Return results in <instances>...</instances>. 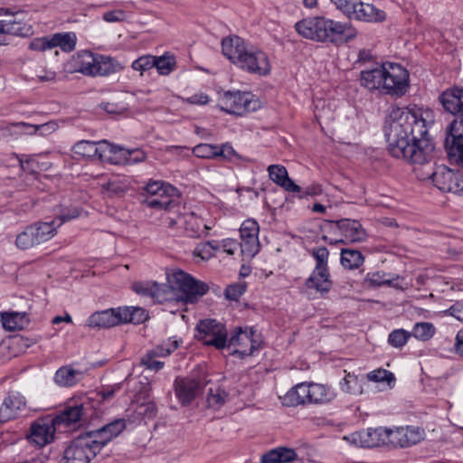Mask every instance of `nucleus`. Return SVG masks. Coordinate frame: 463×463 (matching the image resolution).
<instances>
[{
  "label": "nucleus",
  "mask_w": 463,
  "mask_h": 463,
  "mask_svg": "<svg viewBox=\"0 0 463 463\" xmlns=\"http://www.w3.org/2000/svg\"><path fill=\"white\" fill-rule=\"evenodd\" d=\"M433 123L431 109L415 104L407 105V124L411 126L410 133H407V160L410 163L422 164L432 157L435 145L429 128Z\"/></svg>",
  "instance_id": "1"
},
{
  "label": "nucleus",
  "mask_w": 463,
  "mask_h": 463,
  "mask_svg": "<svg viewBox=\"0 0 463 463\" xmlns=\"http://www.w3.org/2000/svg\"><path fill=\"white\" fill-rule=\"evenodd\" d=\"M295 29L306 39L335 46L347 43L357 36L356 29L350 23H341L325 16L304 18L295 24Z\"/></svg>",
  "instance_id": "2"
},
{
  "label": "nucleus",
  "mask_w": 463,
  "mask_h": 463,
  "mask_svg": "<svg viewBox=\"0 0 463 463\" xmlns=\"http://www.w3.org/2000/svg\"><path fill=\"white\" fill-rule=\"evenodd\" d=\"M360 81L368 90H378L392 97L405 94V70L398 63L384 62L373 69L362 71Z\"/></svg>",
  "instance_id": "3"
},
{
  "label": "nucleus",
  "mask_w": 463,
  "mask_h": 463,
  "mask_svg": "<svg viewBox=\"0 0 463 463\" xmlns=\"http://www.w3.org/2000/svg\"><path fill=\"white\" fill-rule=\"evenodd\" d=\"M324 230L327 234L322 240L329 244L362 242L367 238L366 231L354 219L326 220Z\"/></svg>",
  "instance_id": "4"
},
{
  "label": "nucleus",
  "mask_w": 463,
  "mask_h": 463,
  "mask_svg": "<svg viewBox=\"0 0 463 463\" xmlns=\"http://www.w3.org/2000/svg\"><path fill=\"white\" fill-rule=\"evenodd\" d=\"M143 203L156 210L170 211L180 203V193L174 185L161 180H149L143 187Z\"/></svg>",
  "instance_id": "5"
},
{
  "label": "nucleus",
  "mask_w": 463,
  "mask_h": 463,
  "mask_svg": "<svg viewBox=\"0 0 463 463\" xmlns=\"http://www.w3.org/2000/svg\"><path fill=\"white\" fill-rule=\"evenodd\" d=\"M402 108L392 107L385 120L384 133L389 153L396 158L405 157V128Z\"/></svg>",
  "instance_id": "6"
},
{
  "label": "nucleus",
  "mask_w": 463,
  "mask_h": 463,
  "mask_svg": "<svg viewBox=\"0 0 463 463\" xmlns=\"http://www.w3.org/2000/svg\"><path fill=\"white\" fill-rule=\"evenodd\" d=\"M217 106L228 114L243 116L256 111L260 108V103L251 92L228 90L220 96Z\"/></svg>",
  "instance_id": "7"
},
{
  "label": "nucleus",
  "mask_w": 463,
  "mask_h": 463,
  "mask_svg": "<svg viewBox=\"0 0 463 463\" xmlns=\"http://www.w3.org/2000/svg\"><path fill=\"white\" fill-rule=\"evenodd\" d=\"M56 234L55 220L37 222L25 227L17 234L15 245L20 250H29L51 240Z\"/></svg>",
  "instance_id": "8"
},
{
  "label": "nucleus",
  "mask_w": 463,
  "mask_h": 463,
  "mask_svg": "<svg viewBox=\"0 0 463 463\" xmlns=\"http://www.w3.org/2000/svg\"><path fill=\"white\" fill-rule=\"evenodd\" d=\"M99 449L86 432L74 438L63 451L60 463H90Z\"/></svg>",
  "instance_id": "9"
},
{
  "label": "nucleus",
  "mask_w": 463,
  "mask_h": 463,
  "mask_svg": "<svg viewBox=\"0 0 463 463\" xmlns=\"http://www.w3.org/2000/svg\"><path fill=\"white\" fill-rule=\"evenodd\" d=\"M195 337L203 345L222 350L227 346L228 332L225 325L216 319H203L196 325Z\"/></svg>",
  "instance_id": "10"
},
{
  "label": "nucleus",
  "mask_w": 463,
  "mask_h": 463,
  "mask_svg": "<svg viewBox=\"0 0 463 463\" xmlns=\"http://www.w3.org/2000/svg\"><path fill=\"white\" fill-rule=\"evenodd\" d=\"M337 9L348 18L365 22H378L385 19V13L373 5L364 4L361 0H331Z\"/></svg>",
  "instance_id": "11"
},
{
  "label": "nucleus",
  "mask_w": 463,
  "mask_h": 463,
  "mask_svg": "<svg viewBox=\"0 0 463 463\" xmlns=\"http://www.w3.org/2000/svg\"><path fill=\"white\" fill-rule=\"evenodd\" d=\"M122 150L119 146L111 144L105 139L99 142L80 140L72 146L75 155L91 161H110L112 155Z\"/></svg>",
  "instance_id": "12"
},
{
  "label": "nucleus",
  "mask_w": 463,
  "mask_h": 463,
  "mask_svg": "<svg viewBox=\"0 0 463 463\" xmlns=\"http://www.w3.org/2000/svg\"><path fill=\"white\" fill-rule=\"evenodd\" d=\"M209 381L204 376L188 375L176 377L174 390L176 399L182 406H189L203 392Z\"/></svg>",
  "instance_id": "13"
},
{
  "label": "nucleus",
  "mask_w": 463,
  "mask_h": 463,
  "mask_svg": "<svg viewBox=\"0 0 463 463\" xmlns=\"http://www.w3.org/2000/svg\"><path fill=\"white\" fill-rule=\"evenodd\" d=\"M193 154L199 158L215 159L240 165L242 162H249L250 159L243 157L235 151L231 143L226 142L221 146L201 143L193 148Z\"/></svg>",
  "instance_id": "14"
},
{
  "label": "nucleus",
  "mask_w": 463,
  "mask_h": 463,
  "mask_svg": "<svg viewBox=\"0 0 463 463\" xmlns=\"http://www.w3.org/2000/svg\"><path fill=\"white\" fill-rule=\"evenodd\" d=\"M433 184L443 193L463 195V172L441 165L433 171Z\"/></svg>",
  "instance_id": "15"
},
{
  "label": "nucleus",
  "mask_w": 463,
  "mask_h": 463,
  "mask_svg": "<svg viewBox=\"0 0 463 463\" xmlns=\"http://www.w3.org/2000/svg\"><path fill=\"white\" fill-rule=\"evenodd\" d=\"M132 290L145 298H150L154 302L163 304L175 298V288L167 283L156 281H137L131 286Z\"/></svg>",
  "instance_id": "16"
},
{
  "label": "nucleus",
  "mask_w": 463,
  "mask_h": 463,
  "mask_svg": "<svg viewBox=\"0 0 463 463\" xmlns=\"http://www.w3.org/2000/svg\"><path fill=\"white\" fill-rule=\"evenodd\" d=\"M173 279L182 293V298L187 303L196 302L209 290L206 283L180 269L173 273Z\"/></svg>",
  "instance_id": "17"
},
{
  "label": "nucleus",
  "mask_w": 463,
  "mask_h": 463,
  "mask_svg": "<svg viewBox=\"0 0 463 463\" xmlns=\"http://www.w3.org/2000/svg\"><path fill=\"white\" fill-rule=\"evenodd\" d=\"M254 333L252 327L249 330L246 328L242 330L241 327H236L228 338L227 346H240V349L232 350V354H238L239 357L243 358L252 355L260 347V343L254 339Z\"/></svg>",
  "instance_id": "18"
},
{
  "label": "nucleus",
  "mask_w": 463,
  "mask_h": 463,
  "mask_svg": "<svg viewBox=\"0 0 463 463\" xmlns=\"http://www.w3.org/2000/svg\"><path fill=\"white\" fill-rule=\"evenodd\" d=\"M444 147L449 158L463 164V118H455L447 127Z\"/></svg>",
  "instance_id": "19"
},
{
  "label": "nucleus",
  "mask_w": 463,
  "mask_h": 463,
  "mask_svg": "<svg viewBox=\"0 0 463 463\" xmlns=\"http://www.w3.org/2000/svg\"><path fill=\"white\" fill-rule=\"evenodd\" d=\"M56 430L52 419L40 418L32 422L26 439L30 444L43 448L54 440Z\"/></svg>",
  "instance_id": "20"
},
{
  "label": "nucleus",
  "mask_w": 463,
  "mask_h": 463,
  "mask_svg": "<svg viewBox=\"0 0 463 463\" xmlns=\"http://www.w3.org/2000/svg\"><path fill=\"white\" fill-rule=\"evenodd\" d=\"M259 224L253 219H248L241 223L240 228V237L241 240L240 248L243 257L251 259L259 252Z\"/></svg>",
  "instance_id": "21"
},
{
  "label": "nucleus",
  "mask_w": 463,
  "mask_h": 463,
  "mask_svg": "<svg viewBox=\"0 0 463 463\" xmlns=\"http://www.w3.org/2000/svg\"><path fill=\"white\" fill-rule=\"evenodd\" d=\"M237 66L249 73L260 76H266L271 71L268 55L260 50H246L241 59L238 61Z\"/></svg>",
  "instance_id": "22"
},
{
  "label": "nucleus",
  "mask_w": 463,
  "mask_h": 463,
  "mask_svg": "<svg viewBox=\"0 0 463 463\" xmlns=\"http://www.w3.org/2000/svg\"><path fill=\"white\" fill-rule=\"evenodd\" d=\"M385 427L367 428L345 436V439L362 448L384 446V438L388 432Z\"/></svg>",
  "instance_id": "23"
},
{
  "label": "nucleus",
  "mask_w": 463,
  "mask_h": 463,
  "mask_svg": "<svg viewBox=\"0 0 463 463\" xmlns=\"http://www.w3.org/2000/svg\"><path fill=\"white\" fill-rule=\"evenodd\" d=\"M26 412L27 404L24 396L18 392L10 391L0 406V422L14 420L25 415Z\"/></svg>",
  "instance_id": "24"
},
{
  "label": "nucleus",
  "mask_w": 463,
  "mask_h": 463,
  "mask_svg": "<svg viewBox=\"0 0 463 463\" xmlns=\"http://www.w3.org/2000/svg\"><path fill=\"white\" fill-rule=\"evenodd\" d=\"M127 428L124 419H116L104 426L86 433L91 437L95 446L99 451L113 439L117 438Z\"/></svg>",
  "instance_id": "25"
},
{
  "label": "nucleus",
  "mask_w": 463,
  "mask_h": 463,
  "mask_svg": "<svg viewBox=\"0 0 463 463\" xmlns=\"http://www.w3.org/2000/svg\"><path fill=\"white\" fill-rule=\"evenodd\" d=\"M178 341L172 340L169 338L167 342L157 345L156 348L148 350L140 360V364L146 370L158 372L161 370L165 363L157 360L158 357H165L171 354L175 350L178 348Z\"/></svg>",
  "instance_id": "26"
},
{
  "label": "nucleus",
  "mask_w": 463,
  "mask_h": 463,
  "mask_svg": "<svg viewBox=\"0 0 463 463\" xmlns=\"http://www.w3.org/2000/svg\"><path fill=\"white\" fill-rule=\"evenodd\" d=\"M439 101L446 112L456 118H463V87L447 89L439 94Z\"/></svg>",
  "instance_id": "27"
},
{
  "label": "nucleus",
  "mask_w": 463,
  "mask_h": 463,
  "mask_svg": "<svg viewBox=\"0 0 463 463\" xmlns=\"http://www.w3.org/2000/svg\"><path fill=\"white\" fill-rule=\"evenodd\" d=\"M120 307L97 311L87 319L90 327L109 328L122 324Z\"/></svg>",
  "instance_id": "28"
},
{
  "label": "nucleus",
  "mask_w": 463,
  "mask_h": 463,
  "mask_svg": "<svg viewBox=\"0 0 463 463\" xmlns=\"http://www.w3.org/2000/svg\"><path fill=\"white\" fill-rule=\"evenodd\" d=\"M304 286L307 290H315L316 293L324 297L333 287L330 271L313 269L310 276L305 280Z\"/></svg>",
  "instance_id": "29"
},
{
  "label": "nucleus",
  "mask_w": 463,
  "mask_h": 463,
  "mask_svg": "<svg viewBox=\"0 0 463 463\" xmlns=\"http://www.w3.org/2000/svg\"><path fill=\"white\" fill-rule=\"evenodd\" d=\"M87 420L86 407L84 404H74L66 406L59 414L52 419L56 428L64 425L69 427L81 420Z\"/></svg>",
  "instance_id": "30"
},
{
  "label": "nucleus",
  "mask_w": 463,
  "mask_h": 463,
  "mask_svg": "<svg viewBox=\"0 0 463 463\" xmlns=\"http://www.w3.org/2000/svg\"><path fill=\"white\" fill-rule=\"evenodd\" d=\"M31 27L14 14H6L0 18V33L17 36H26L30 33Z\"/></svg>",
  "instance_id": "31"
},
{
  "label": "nucleus",
  "mask_w": 463,
  "mask_h": 463,
  "mask_svg": "<svg viewBox=\"0 0 463 463\" xmlns=\"http://www.w3.org/2000/svg\"><path fill=\"white\" fill-rule=\"evenodd\" d=\"M269 179L287 192H301V187L288 177V171L281 165H270L268 167Z\"/></svg>",
  "instance_id": "32"
},
{
  "label": "nucleus",
  "mask_w": 463,
  "mask_h": 463,
  "mask_svg": "<svg viewBox=\"0 0 463 463\" xmlns=\"http://www.w3.org/2000/svg\"><path fill=\"white\" fill-rule=\"evenodd\" d=\"M246 50L244 40L239 36L225 37L222 41V54L236 66Z\"/></svg>",
  "instance_id": "33"
},
{
  "label": "nucleus",
  "mask_w": 463,
  "mask_h": 463,
  "mask_svg": "<svg viewBox=\"0 0 463 463\" xmlns=\"http://www.w3.org/2000/svg\"><path fill=\"white\" fill-rule=\"evenodd\" d=\"M309 383H300L284 396L283 404L288 407L309 404Z\"/></svg>",
  "instance_id": "34"
},
{
  "label": "nucleus",
  "mask_w": 463,
  "mask_h": 463,
  "mask_svg": "<svg viewBox=\"0 0 463 463\" xmlns=\"http://www.w3.org/2000/svg\"><path fill=\"white\" fill-rule=\"evenodd\" d=\"M97 54L90 51H80L73 57L74 71L86 76H92L95 69Z\"/></svg>",
  "instance_id": "35"
},
{
  "label": "nucleus",
  "mask_w": 463,
  "mask_h": 463,
  "mask_svg": "<svg viewBox=\"0 0 463 463\" xmlns=\"http://www.w3.org/2000/svg\"><path fill=\"white\" fill-rule=\"evenodd\" d=\"M298 457L293 449L279 447L264 453L260 458V463H288Z\"/></svg>",
  "instance_id": "36"
},
{
  "label": "nucleus",
  "mask_w": 463,
  "mask_h": 463,
  "mask_svg": "<svg viewBox=\"0 0 463 463\" xmlns=\"http://www.w3.org/2000/svg\"><path fill=\"white\" fill-rule=\"evenodd\" d=\"M309 404H324L332 402L336 394L328 385L309 383Z\"/></svg>",
  "instance_id": "37"
},
{
  "label": "nucleus",
  "mask_w": 463,
  "mask_h": 463,
  "mask_svg": "<svg viewBox=\"0 0 463 463\" xmlns=\"http://www.w3.org/2000/svg\"><path fill=\"white\" fill-rule=\"evenodd\" d=\"M208 230H210V227L203 222V220L201 217L194 213L185 216L184 231L188 237L200 238L202 236H206L208 234Z\"/></svg>",
  "instance_id": "38"
},
{
  "label": "nucleus",
  "mask_w": 463,
  "mask_h": 463,
  "mask_svg": "<svg viewBox=\"0 0 463 463\" xmlns=\"http://www.w3.org/2000/svg\"><path fill=\"white\" fill-rule=\"evenodd\" d=\"M122 69L120 64L109 56L97 54L93 77L109 76Z\"/></svg>",
  "instance_id": "39"
},
{
  "label": "nucleus",
  "mask_w": 463,
  "mask_h": 463,
  "mask_svg": "<svg viewBox=\"0 0 463 463\" xmlns=\"http://www.w3.org/2000/svg\"><path fill=\"white\" fill-rule=\"evenodd\" d=\"M81 377L80 371L73 369L71 365H64L56 371L54 381L60 386L70 387L75 385Z\"/></svg>",
  "instance_id": "40"
},
{
  "label": "nucleus",
  "mask_w": 463,
  "mask_h": 463,
  "mask_svg": "<svg viewBox=\"0 0 463 463\" xmlns=\"http://www.w3.org/2000/svg\"><path fill=\"white\" fill-rule=\"evenodd\" d=\"M435 334L436 327L432 323L425 321H415L411 331H407V340L410 337H414L419 341L427 342L430 340Z\"/></svg>",
  "instance_id": "41"
},
{
  "label": "nucleus",
  "mask_w": 463,
  "mask_h": 463,
  "mask_svg": "<svg viewBox=\"0 0 463 463\" xmlns=\"http://www.w3.org/2000/svg\"><path fill=\"white\" fill-rule=\"evenodd\" d=\"M122 324L140 325L148 319L147 311L139 307H120Z\"/></svg>",
  "instance_id": "42"
},
{
  "label": "nucleus",
  "mask_w": 463,
  "mask_h": 463,
  "mask_svg": "<svg viewBox=\"0 0 463 463\" xmlns=\"http://www.w3.org/2000/svg\"><path fill=\"white\" fill-rule=\"evenodd\" d=\"M340 256L342 266L350 270L358 269L364 261L362 252L353 248L341 249Z\"/></svg>",
  "instance_id": "43"
},
{
  "label": "nucleus",
  "mask_w": 463,
  "mask_h": 463,
  "mask_svg": "<svg viewBox=\"0 0 463 463\" xmlns=\"http://www.w3.org/2000/svg\"><path fill=\"white\" fill-rule=\"evenodd\" d=\"M30 128L31 124L25 122L3 124L0 126V135L4 138L17 139L25 134L33 135V132L29 131Z\"/></svg>",
  "instance_id": "44"
},
{
  "label": "nucleus",
  "mask_w": 463,
  "mask_h": 463,
  "mask_svg": "<svg viewBox=\"0 0 463 463\" xmlns=\"http://www.w3.org/2000/svg\"><path fill=\"white\" fill-rule=\"evenodd\" d=\"M51 46L60 47L62 52H71L75 50L77 36L73 32L57 33L51 36Z\"/></svg>",
  "instance_id": "45"
},
{
  "label": "nucleus",
  "mask_w": 463,
  "mask_h": 463,
  "mask_svg": "<svg viewBox=\"0 0 463 463\" xmlns=\"http://www.w3.org/2000/svg\"><path fill=\"white\" fill-rule=\"evenodd\" d=\"M428 280V276L425 274H419L416 276L415 279H411V288H407V298H415V299H422L427 297H432V294L430 290L425 288L426 281Z\"/></svg>",
  "instance_id": "46"
},
{
  "label": "nucleus",
  "mask_w": 463,
  "mask_h": 463,
  "mask_svg": "<svg viewBox=\"0 0 463 463\" xmlns=\"http://www.w3.org/2000/svg\"><path fill=\"white\" fill-rule=\"evenodd\" d=\"M155 68L161 76H167L176 69V60L173 54L165 52L160 56H155Z\"/></svg>",
  "instance_id": "47"
},
{
  "label": "nucleus",
  "mask_w": 463,
  "mask_h": 463,
  "mask_svg": "<svg viewBox=\"0 0 463 463\" xmlns=\"http://www.w3.org/2000/svg\"><path fill=\"white\" fill-rule=\"evenodd\" d=\"M387 437L384 438V446L392 448H402L405 439L403 427L387 428Z\"/></svg>",
  "instance_id": "48"
},
{
  "label": "nucleus",
  "mask_w": 463,
  "mask_h": 463,
  "mask_svg": "<svg viewBox=\"0 0 463 463\" xmlns=\"http://www.w3.org/2000/svg\"><path fill=\"white\" fill-rule=\"evenodd\" d=\"M310 254L316 260L314 269L329 270V251L326 247H315L310 250Z\"/></svg>",
  "instance_id": "49"
},
{
  "label": "nucleus",
  "mask_w": 463,
  "mask_h": 463,
  "mask_svg": "<svg viewBox=\"0 0 463 463\" xmlns=\"http://www.w3.org/2000/svg\"><path fill=\"white\" fill-rule=\"evenodd\" d=\"M367 378L368 380L375 383H386L387 386L390 388L395 383V377L393 373L382 368L370 372L367 374Z\"/></svg>",
  "instance_id": "50"
},
{
  "label": "nucleus",
  "mask_w": 463,
  "mask_h": 463,
  "mask_svg": "<svg viewBox=\"0 0 463 463\" xmlns=\"http://www.w3.org/2000/svg\"><path fill=\"white\" fill-rule=\"evenodd\" d=\"M430 160V158L422 164L411 163L412 165H414V166L412 168V172L415 175L417 179H419L420 181H426V180L430 179L433 182L434 175H433V171L429 165Z\"/></svg>",
  "instance_id": "51"
},
{
  "label": "nucleus",
  "mask_w": 463,
  "mask_h": 463,
  "mask_svg": "<svg viewBox=\"0 0 463 463\" xmlns=\"http://www.w3.org/2000/svg\"><path fill=\"white\" fill-rule=\"evenodd\" d=\"M155 55H142L136 59L132 62V69L137 71H140V74L143 75V73L152 68H155Z\"/></svg>",
  "instance_id": "52"
},
{
  "label": "nucleus",
  "mask_w": 463,
  "mask_h": 463,
  "mask_svg": "<svg viewBox=\"0 0 463 463\" xmlns=\"http://www.w3.org/2000/svg\"><path fill=\"white\" fill-rule=\"evenodd\" d=\"M425 430L419 426H407V447L416 445L424 440Z\"/></svg>",
  "instance_id": "53"
},
{
  "label": "nucleus",
  "mask_w": 463,
  "mask_h": 463,
  "mask_svg": "<svg viewBox=\"0 0 463 463\" xmlns=\"http://www.w3.org/2000/svg\"><path fill=\"white\" fill-rule=\"evenodd\" d=\"M246 288L247 286L245 282L231 284L225 288L224 296L228 300L238 301L246 291Z\"/></svg>",
  "instance_id": "54"
},
{
  "label": "nucleus",
  "mask_w": 463,
  "mask_h": 463,
  "mask_svg": "<svg viewBox=\"0 0 463 463\" xmlns=\"http://www.w3.org/2000/svg\"><path fill=\"white\" fill-rule=\"evenodd\" d=\"M430 317V312L423 307H416L407 300V318L411 321H419V318H428Z\"/></svg>",
  "instance_id": "55"
},
{
  "label": "nucleus",
  "mask_w": 463,
  "mask_h": 463,
  "mask_svg": "<svg viewBox=\"0 0 463 463\" xmlns=\"http://www.w3.org/2000/svg\"><path fill=\"white\" fill-rule=\"evenodd\" d=\"M226 397H227V393L225 391L218 388L216 390V392L213 393V390L210 389V392L207 396V402H208L209 407H212L214 409L220 408L221 406H222L224 404Z\"/></svg>",
  "instance_id": "56"
},
{
  "label": "nucleus",
  "mask_w": 463,
  "mask_h": 463,
  "mask_svg": "<svg viewBox=\"0 0 463 463\" xmlns=\"http://www.w3.org/2000/svg\"><path fill=\"white\" fill-rule=\"evenodd\" d=\"M193 256L195 258H200L203 261L211 260L213 258V254L211 253V244L207 241L196 244L193 250Z\"/></svg>",
  "instance_id": "57"
},
{
  "label": "nucleus",
  "mask_w": 463,
  "mask_h": 463,
  "mask_svg": "<svg viewBox=\"0 0 463 463\" xmlns=\"http://www.w3.org/2000/svg\"><path fill=\"white\" fill-rule=\"evenodd\" d=\"M80 215V210L78 207L66 208L61 210V213L57 217L59 223H55L56 229L63 222L78 218Z\"/></svg>",
  "instance_id": "58"
},
{
  "label": "nucleus",
  "mask_w": 463,
  "mask_h": 463,
  "mask_svg": "<svg viewBox=\"0 0 463 463\" xmlns=\"http://www.w3.org/2000/svg\"><path fill=\"white\" fill-rule=\"evenodd\" d=\"M51 37L34 38L29 44V49L36 52H44L52 49Z\"/></svg>",
  "instance_id": "59"
},
{
  "label": "nucleus",
  "mask_w": 463,
  "mask_h": 463,
  "mask_svg": "<svg viewBox=\"0 0 463 463\" xmlns=\"http://www.w3.org/2000/svg\"><path fill=\"white\" fill-rule=\"evenodd\" d=\"M388 342L394 347H401L405 344V329H395L390 333Z\"/></svg>",
  "instance_id": "60"
},
{
  "label": "nucleus",
  "mask_w": 463,
  "mask_h": 463,
  "mask_svg": "<svg viewBox=\"0 0 463 463\" xmlns=\"http://www.w3.org/2000/svg\"><path fill=\"white\" fill-rule=\"evenodd\" d=\"M18 315L15 313H5L2 315L3 326L9 330L14 331L19 327L17 322Z\"/></svg>",
  "instance_id": "61"
},
{
  "label": "nucleus",
  "mask_w": 463,
  "mask_h": 463,
  "mask_svg": "<svg viewBox=\"0 0 463 463\" xmlns=\"http://www.w3.org/2000/svg\"><path fill=\"white\" fill-rule=\"evenodd\" d=\"M366 281L372 287H380L390 283V280L381 272L368 273L366 276Z\"/></svg>",
  "instance_id": "62"
},
{
  "label": "nucleus",
  "mask_w": 463,
  "mask_h": 463,
  "mask_svg": "<svg viewBox=\"0 0 463 463\" xmlns=\"http://www.w3.org/2000/svg\"><path fill=\"white\" fill-rule=\"evenodd\" d=\"M298 193H299V195H298L299 198H305L307 196L315 197V196H318V195L322 194L323 189H322V185L320 184L313 183L310 185L307 186L304 190L301 189V192H298Z\"/></svg>",
  "instance_id": "63"
},
{
  "label": "nucleus",
  "mask_w": 463,
  "mask_h": 463,
  "mask_svg": "<svg viewBox=\"0 0 463 463\" xmlns=\"http://www.w3.org/2000/svg\"><path fill=\"white\" fill-rule=\"evenodd\" d=\"M127 153L128 156H126V160L128 164H137L145 161L146 158L145 151L139 148L128 150Z\"/></svg>",
  "instance_id": "64"
}]
</instances>
